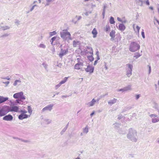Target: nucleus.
<instances>
[{
	"label": "nucleus",
	"mask_w": 159,
	"mask_h": 159,
	"mask_svg": "<svg viewBox=\"0 0 159 159\" xmlns=\"http://www.w3.org/2000/svg\"><path fill=\"white\" fill-rule=\"evenodd\" d=\"M3 83L4 84H6V86H7V85L9 84L10 82L9 81H7L5 82H3Z\"/></svg>",
	"instance_id": "53"
},
{
	"label": "nucleus",
	"mask_w": 159,
	"mask_h": 159,
	"mask_svg": "<svg viewBox=\"0 0 159 159\" xmlns=\"http://www.w3.org/2000/svg\"><path fill=\"white\" fill-rule=\"evenodd\" d=\"M151 118L152 123H155L159 121V117L155 114H152L149 115Z\"/></svg>",
	"instance_id": "6"
},
{
	"label": "nucleus",
	"mask_w": 159,
	"mask_h": 159,
	"mask_svg": "<svg viewBox=\"0 0 159 159\" xmlns=\"http://www.w3.org/2000/svg\"><path fill=\"white\" fill-rule=\"evenodd\" d=\"M20 100H16L15 101V103L18 104H21V103L20 102Z\"/></svg>",
	"instance_id": "61"
},
{
	"label": "nucleus",
	"mask_w": 159,
	"mask_h": 159,
	"mask_svg": "<svg viewBox=\"0 0 159 159\" xmlns=\"http://www.w3.org/2000/svg\"><path fill=\"white\" fill-rule=\"evenodd\" d=\"M141 34H142L143 38L144 39L145 38V35H144V33L143 30H142V31Z\"/></svg>",
	"instance_id": "47"
},
{
	"label": "nucleus",
	"mask_w": 159,
	"mask_h": 159,
	"mask_svg": "<svg viewBox=\"0 0 159 159\" xmlns=\"http://www.w3.org/2000/svg\"><path fill=\"white\" fill-rule=\"evenodd\" d=\"M21 80H15L13 84V85L14 86H16L17 85H20L21 84Z\"/></svg>",
	"instance_id": "15"
},
{
	"label": "nucleus",
	"mask_w": 159,
	"mask_h": 159,
	"mask_svg": "<svg viewBox=\"0 0 159 159\" xmlns=\"http://www.w3.org/2000/svg\"><path fill=\"white\" fill-rule=\"evenodd\" d=\"M7 114V112L5 111V110L3 108L0 109V116H2L5 115Z\"/></svg>",
	"instance_id": "21"
},
{
	"label": "nucleus",
	"mask_w": 159,
	"mask_h": 159,
	"mask_svg": "<svg viewBox=\"0 0 159 159\" xmlns=\"http://www.w3.org/2000/svg\"><path fill=\"white\" fill-rule=\"evenodd\" d=\"M34 6H33L30 9V12H31L33 11V10L34 9Z\"/></svg>",
	"instance_id": "59"
},
{
	"label": "nucleus",
	"mask_w": 159,
	"mask_h": 159,
	"mask_svg": "<svg viewBox=\"0 0 159 159\" xmlns=\"http://www.w3.org/2000/svg\"><path fill=\"white\" fill-rule=\"evenodd\" d=\"M38 47L40 48L44 49L46 48V46L45 44L43 43H41L39 44V45L38 46Z\"/></svg>",
	"instance_id": "25"
},
{
	"label": "nucleus",
	"mask_w": 159,
	"mask_h": 159,
	"mask_svg": "<svg viewBox=\"0 0 159 159\" xmlns=\"http://www.w3.org/2000/svg\"><path fill=\"white\" fill-rule=\"evenodd\" d=\"M61 85L59 83L58 84L55 86V89H57L61 86Z\"/></svg>",
	"instance_id": "45"
},
{
	"label": "nucleus",
	"mask_w": 159,
	"mask_h": 159,
	"mask_svg": "<svg viewBox=\"0 0 159 159\" xmlns=\"http://www.w3.org/2000/svg\"><path fill=\"white\" fill-rule=\"evenodd\" d=\"M3 108L5 110V111L6 112H7V114L8 112L11 111L10 110H11V107L7 106Z\"/></svg>",
	"instance_id": "23"
},
{
	"label": "nucleus",
	"mask_w": 159,
	"mask_h": 159,
	"mask_svg": "<svg viewBox=\"0 0 159 159\" xmlns=\"http://www.w3.org/2000/svg\"><path fill=\"white\" fill-rule=\"evenodd\" d=\"M96 7V6L95 5L93 4H91V7L92 8H93Z\"/></svg>",
	"instance_id": "62"
},
{
	"label": "nucleus",
	"mask_w": 159,
	"mask_h": 159,
	"mask_svg": "<svg viewBox=\"0 0 159 159\" xmlns=\"http://www.w3.org/2000/svg\"><path fill=\"white\" fill-rule=\"evenodd\" d=\"M47 2V3L45 5V6H48L50 5V2H52L53 0H46Z\"/></svg>",
	"instance_id": "35"
},
{
	"label": "nucleus",
	"mask_w": 159,
	"mask_h": 159,
	"mask_svg": "<svg viewBox=\"0 0 159 159\" xmlns=\"http://www.w3.org/2000/svg\"><path fill=\"white\" fill-rule=\"evenodd\" d=\"M61 37L65 40H71V34L70 33L67 31V30H64L62 32L60 33Z\"/></svg>",
	"instance_id": "2"
},
{
	"label": "nucleus",
	"mask_w": 159,
	"mask_h": 159,
	"mask_svg": "<svg viewBox=\"0 0 159 159\" xmlns=\"http://www.w3.org/2000/svg\"><path fill=\"white\" fill-rule=\"evenodd\" d=\"M110 22L111 24H114L115 22L113 17L111 16L110 20Z\"/></svg>",
	"instance_id": "34"
},
{
	"label": "nucleus",
	"mask_w": 159,
	"mask_h": 159,
	"mask_svg": "<svg viewBox=\"0 0 159 159\" xmlns=\"http://www.w3.org/2000/svg\"><path fill=\"white\" fill-rule=\"evenodd\" d=\"M19 112H21V114H24L27 112V111L25 110H21L20 111H19Z\"/></svg>",
	"instance_id": "44"
},
{
	"label": "nucleus",
	"mask_w": 159,
	"mask_h": 159,
	"mask_svg": "<svg viewBox=\"0 0 159 159\" xmlns=\"http://www.w3.org/2000/svg\"><path fill=\"white\" fill-rule=\"evenodd\" d=\"M42 65L45 69H47L48 66V65L47 64H46L45 62H43V63Z\"/></svg>",
	"instance_id": "41"
},
{
	"label": "nucleus",
	"mask_w": 159,
	"mask_h": 159,
	"mask_svg": "<svg viewBox=\"0 0 159 159\" xmlns=\"http://www.w3.org/2000/svg\"><path fill=\"white\" fill-rule=\"evenodd\" d=\"M140 46L139 44L135 42H132L130 45L129 50L131 52H135L140 48Z\"/></svg>",
	"instance_id": "3"
},
{
	"label": "nucleus",
	"mask_w": 159,
	"mask_h": 159,
	"mask_svg": "<svg viewBox=\"0 0 159 159\" xmlns=\"http://www.w3.org/2000/svg\"><path fill=\"white\" fill-rule=\"evenodd\" d=\"M77 61L78 62L79 61L82 60L81 59L80 57V56L78 57L77 58Z\"/></svg>",
	"instance_id": "60"
},
{
	"label": "nucleus",
	"mask_w": 159,
	"mask_h": 159,
	"mask_svg": "<svg viewBox=\"0 0 159 159\" xmlns=\"http://www.w3.org/2000/svg\"><path fill=\"white\" fill-rule=\"evenodd\" d=\"M117 91H118V92L122 91V92H125V89L124 88L123 89H118L117 90Z\"/></svg>",
	"instance_id": "46"
},
{
	"label": "nucleus",
	"mask_w": 159,
	"mask_h": 159,
	"mask_svg": "<svg viewBox=\"0 0 159 159\" xmlns=\"http://www.w3.org/2000/svg\"><path fill=\"white\" fill-rule=\"evenodd\" d=\"M115 31L114 30H112L110 33V36L111 37V40H113L115 36Z\"/></svg>",
	"instance_id": "18"
},
{
	"label": "nucleus",
	"mask_w": 159,
	"mask_h": 159,
	"mask_svg": "<svg viewBox=\"0 0 159 159\" xmlns=\"http://www.w3.org/2000/svg\"><path fill=\"white\" fill-rule=\"evenodd\" d=\"M10 28V27L8 26H1V29L4 30L9 29Z\"/></svg>",
	"instance_id": "30"
},
{
	"label": "nucleus",
	"mask_w": 159,
	"mask_h": 159,
	"mask_svg": "<svg viewBox=\"0 0 159 159\" xmlns=\"http://www.w3.org/2000/svg\"><path fill=\"white\" fill-rule=\"evenodd\" d=\"M11 111H14L15 112H19V108L18 107L16 106H12L11 107Z\"/></svg>",
	"instance_id": "14"
},
{
	"label": "nucleus",
	"mask_w": 159,
	"mask_h": 159,
	"mask_svg": "<svg viewBox=\"0 0 159 159\" xmlns=\"http://www.w3.org/2000/svg\"><path fill=\"white\" fill-rule=\"evenodd\" d=\"M137 2V3L139 5L141 6L143 5V2L142 0H138Z\"/></svg>",
	"instance_id": "36"
},
{
	"label": "nucleus",
	"mask_w": 159,
	"mask_h": 159,
	"mask_svg": "<svg viewBox=\"0 0 159 159\" xmlns=\"http://www.w3.org/2000/svg\"><path fill=\"white\" fill-rule=\"evenodd\" d=\"M1 78L2 79H7L8 80H10V78L9 77V76H7L5 78Z\"/></svg>",
	"instance_id": "56"
},
{
	"label": "nucleus",
	"mask_w": 159,
	"mask_h": 159,
	"mask_svg": "<svg viewBox=\"0 0 159 159\" xmlns=\"http://www.w3.org/2000/svg\"><path fill=\"white\" fill-rule=\"evenodd\" d=\"M148 66L149 67V74H150L151 71V67L149 65H148Z\"/></svg>",
	"instance_id": "51"
},
{
	"label": "nucleus",
	"mask_w": 159,
	"mask_h": 159,
	"mask_svg": "<svg viewBox=\"0 0 159 159\" xmlns=\"http://www.w3.org/2000/svg\"><path fill=\"white\" fill-rule=\"evenodd\" d=\"M28 112L30 114L32 112V108L30 106H28Z\"/></svg>",
	"instance_id": "38"
},
{
	"label": "nucleus",
	"mask_w": 159,
	"mask_h": 159,
	"mask_svg": "<svg viewBox=\"0 0 159 159\" xmlns=\"http://www.w3.org/2000/svg\"><path fill=\"white\" fill-rule=\"evenodd\" d=\"M97 102V101L94 98L91 101L87 103L86 104L89 107L93 106Z\"/></svg>",
	"instance_id": "12"
},
{
	"label": "nucleus",
	"mask_w": 159,
	"mask_h": 159,
	"mask_svg": "<svg viewBox=\"0 0 159 159\" xmlns=\"http://www.w3.org/2000/svg\"><path fill=\"white\" fill-rule=\"evenodd\" d=\"M153 107L157 111L159 115V107L158 104H155Z\"/></svg>",
	"instance_id": "32"
},
{
	"label": "nucleus",
	"mask_w": 159,
	"mask_h": 159,
	"mask_svg": "<svg viewBox=\"0 0 159 159\" xmlns=\"http://www.w3.org/2000/svg\"><path fill=\"white\" fill-rule=\"evenodd\" d=\"M53 106L54 104H51L47 106L42 110V112H44L47 111H51L52 109Z\"/></svg>",
	"instance_id": "7"
},
{
	"label": "nucleus",
	"mask_w": 159,
	"mask_h": 159,
	"mask_svg": "<svg viewBox=\"0 0 159 159\" xmlns=\"http://www.w3.org/2000/svg\"><path fill=\"white\" fill-rule=\"evenodd\" d=\"M93 55L90 54L87 56L88 58L91 61L93 60L94 58L93 57Z\"/></svg>",
	"instance_id": "27"
},
{
	"label": "nucleus",
	"mask_w": 159,
	"mask_h": 159,
	"mask_svg": "<svg viewBox=\"0 0 159 159\" xmlns=\"http://www.w3.org/2000/svg\"><path fill=\"white\" fill-rule=\"evenodd\" d=\"M13 97L14 98L16 99L20 98L21 100H25L26 99V97L24 95V93L22 92L14 94Z\"/></svg>",
	"instance_id": "5"
},
{
	"label": "nucleus",
	"mask_w": 159,
	"mask_h": 159,
	"mask_svg": "<svg viewBox=\"0 0 159 159\" xmlns=\"http://www.w3.org/2000/svg\"><path fill=\"white\" fill-rule=\"evenodd\" d=\"M137 130L134 128H131L128 129V132L127 135V138L133 142H136L137 139Z\"/></svg>",
	"instance_id": "1"
},
{
	"label": "nucleus",
	"mask_w": 159,
	"mask_h": 159,
	"mask_svg": "<svg viewBox=\"0 0 159 159\" xmlns=\"http://www.w3.org/2000/svg\"><path fill=\"white\" fill-rule=\"evenodd\" d=\"M81 66L78 65V64H76L74 66V69L77 70H79Z\"/></svg>",
	"instance_id": "33"
},
{
	"label": "nucleus",
	"mask_w": 159,
	"mask_h": 159,
	"mask_svg": "<svg viewBox=\"0 0 159 159\" xmlns=\"http://www.w3.org/2000/svg\"><path fill=\"white\" fill-rule=\"evenodd\" d=\"M67 79H68L67 77H65L64 78V79L63 80H62V81H61L59 83L61 85L64 84L67 81Z\"/></svg>",
	"instance_id": "29"
},
{
	"label": "nucleus",
	"mask_w": 159,
	"mask_h": 159,
	"mask_svg": "<svg viewBox=\"0 0 159 159\" xmlns=\"http://www.w3.org/2000/svg\"><path fill=\"white\" fill-rule=\"evenodd\" d=\"M136 28L138 31V33H139V30L140 29V27H139L138 26H137Z\"/></svg>",
	"instance_id": "55"
},
{
	"label": "nucleus",
	"mask_w": 159,
	"mask_h": 159,
	"mask_svg": "<svg viewBox=\"0 0 159 159\" xmlns=\"http://www.w3.org/2000/svg\"><path fill=\"white\" fill-rule=\"evenodd\" d=\"M133 68L132 65L129 64H127L126 65V75L128 77H129L132 74Z\"/></svg>",
	"instance_id": "4"
},
{
	"label": "nucleus",
	"mask_w": 159,
	"mask_h": 159,
	"mask_svg": "<svg viewBox=\"0 0 159 159\" xmlns=\"http://www.w3.org/2000/svg\"><path fill=\"white\" fill-rule=\"evenodd\" d=\"M68 124H67L66 126L65 127V128H64L62 130V131L61 132V134H63V133L66 130V129H67V128L68 127Z\"/></svg>",
	"instance_id": "37"
},
{
	"label": "nucleus",
	"mask_w": 159,
	"mask_h": 159,
	"mask_svg": "<svg viewBox=\"0 0 159 159\" xmlns=\"http://www.w3.org/2000/svg\"><path fill=\"white\" fill-rule=\"evenodd\" d=\"M115 125V128L116 129H118L119 127V126L120 125L119 124L116 123L114 124Z\"/></svg>",
	"instance_id": "43"
},
{
	"label": "nucleus",
	"mask_w": 159,
	"mask_h": 159,
	"mask_svg": "<svg viewBox=\"0 0 159 159\" xmlns=\"http://www.w3.org/2000/svg\"><path fill=\"white\" fill-rule=\"evenodd\" d=\"M83 132L85 134H87L89 131V128L87 126L83 129Z\"/></svg>",
	"instance_id": "26"
},
{
	"label": "nucleus",
	"mask_w": 159,
	"mask_h": 159,
	"mask_svg": "<svg viewBox=\"0 0 159 159\" xmlns=\"http://www.w3.org/2000/svg\"><path fill=\"white\" fill-rule=\"evenodd\" d=\"M8 99V97H4L3 96H0V104L4 102Z\"/></svg>",
	"instance_id": "17"
},
{
	"label": "nucleus",
	"mask_w": 159,
	"mask_h": 159,
	"mask_svg": "<svg viewBox=\"0 0 159 159\" xmlns=\"http://www.w3.org/2000/svg\"><path fill=\"white\" fill-rule=\"evenodd\" d=\"M84 52L87 56L90 54L93 55V49L91 47H87V48L84 49Z\"/></svg>",
	"instance_id": "8"
},
{
	"label": "nucleus",
	"mask_w": 159,
	"mask_h": 159,
	"mask_svg": "<svg viewBox=\"0 0 159 159\" xmlns=\"http://www.w3.org/2000/svg\"><path fill=\"white\" fill-rule=\"evenodd\" d=\"M13 119V116L11 115H8L4 116L3 118L4 120L11 121Z\"/></svg>",
	"instance_id": "11"
},
{
	"label": "nucleus",
	"mask_w": 159,
	"mask_h": 159,
	"mask_svg": "<svg viewBox=\"0 0 159 159\" xmlns=\"http://www.w3.org/2000/svg\"><path fill=\"white\" fill-rule=\"evenodd\" d=\"M83 61L81 60L80 61H79L78 62V63H77V64H78V65H80L81 66H83Z\"/></svg>",
	"instance_id": "42"
},
{
	"label": "nucleus",
	"mask_w": 159,
	"mask_h": 159,
	"mask_svg": "<svg viewBox=\"0 0 159 159\" xmlns=\"http://www.w3.org/2000/svg\"><path fill=\"white\" fill-rule=\"evenodd\" d=\"M123 116H122V115L121 114H120L118 116L117 118L119 120H120L121 119H122L123 118Z\"/></svg>",
	"instance_id": "49"
},
{
	"label": "nucleus",
	"mask_w": 159,
	"mask_h": 159,
	"mask_svg": "<svg viewBox=\"0 0 159 159\" xmlns=\"http://www.w3.org/2000/svg\"><path fill=\"white\" fill-rule=\"evenodd\" d=\"M68 52V49L63 50L62 49H61L60 53L59 54V57L61 58H62L63 56L67 54Z\"/></svg>",
	"instance_id": "10"
},
{
	"label": "nucleus",
	"mask_w": 159,
	"mask_h": 159,
	"mask_svg": "<svg viewBox=\"0 0 159 159\" xmlns=\"http://www.w3.org/2000/svg\"><path fill=\"white\" fill-rule=\"evenodd\" d=\"M27 115L23 114H21L18 116V118L20 120H22L24 119L27 118Z\"/></svg>",
	"instance_id": "16"
},
{
	"label": "nucleus",
	"mask_w": 159,
	"mask_h": 159,
	"mask_svg": "<svg viewBox=\"0 0 159 159\" xmlns=\"http://www.w3.org/2000/svg\"><path fill=\"white\" fill-rule=\"evenodd\" d=\"M9 35V34H5L1 36L2 38H4L8 36Z\"/></svg>",
	"instance_id": "48"
},
{
	"label": "nucleus",
	"mask_w": 159,
	"mask_h": 159,
	"mask_svg": "<svg viewBox=\"0 0 159 159\" xmlns=\"http://www.w3.org/2000/svg\"><path fill=\"white\" fill-rule=\"evenodd\" d=\"M117 99L114 98L113 99L110 100L108 101V103L109 105L111 106L113 104L116 103L117 102Z\"/></svg>",
	"instance_id": "13"
},
{
	"label": "nucleus",
	"mask_w": 159,
	"mask_h": 159,
	"mask_svg": "<svg viewBox=\"0 0 159 159\" xmlns=\"http://www.w3.org/2000/svg\"><path fill=\"white\" fill-rule=\"evenodd\" d=\"M15 23L17 25H19V21L18 20H16L15 21Z\"/></svg>",
	"instance_id": "64"
},
{
	"label": "nucleus",
	"mask_w": 159,
	"mask_h": 159,
	"mask_svg": "<svg viewBox=\"0 0 159 159\" xmlns=\"http://www.w3.org/2000/svg\"><path fill=\"white\" fill-rule=\"evenodd\" d=\"M124 89L125 91L129 90H131L132 89L131 88V85H129L126 87H125Z\"/></svg>",
	"instance_id": "24"
},
{
	"label": "nucleus",
	"mask_w": 159,
	"mask_h": 159,
	"mask_svg": "<svg viewBox=\"0 0 159 159\" xmlns=\"http://www.w3.org/2000/svg\"><path fill=\"white\" fill-rule=\"evenodd\" d=\"M140 97V95L139 94L135 96L136 99H138Z\"/></svg>",
	"instance_id": "57"
},
{
	"label": "nucleus",
	"mask_w": 159,
	"mask_h": 159,
	"mask_svg": "<svg viewBox=\"0 0 159 159\" xmlns=\"http://www.w3.org/2000/svg\"><path fill=\"white\" fill-rule=\"evenodd\" d=\"M94 69V67L89 65L87 66V68L85 69V70L86 72H89L90 74H91L93 72Z\"/></svg>",
	"instance_id": "9"
},
{
	"label": "nucleus",
	"mask_w": 159,
	"mask_h": 159,
	"mask_svg": "<svg viewBox=\"0 0 159 159\" xmlns=\"http://www.w3.org/2000/svg\"><path fill=\"white\" fill-rule=\"evenodd\" d=\"M125 27L123 24H120L119 26V29L121 31H123L125 29Z\"/></svg>",
	"instance_id": "20"
},
{
	"label": "nucleus",
	"mask_w": 159,
	"mask_h": 159,
	"mask_svg": "<svg viewBox=\"0 0 159 159\" xmlns=\"http://www.w3.org/2000/svg\"><path fill=\"white\" fill-rule=\"evenodd\" d=\"M57 32L55 31H53L52 32H50L49 33V35L50 36H52L53 35L56 34Z\"/></svg>",
	"instance_id": "40"
},
{
	"label": "nucleus",
	"mask_w": 159,
	"mask_h": 159,
	"mask_svg": "<svg viewBox=\"0 0 159 159\" xmlns=\"http://www.w3.org/2000/svg\"><path fill=\"white\" fill-rule=\"evenodd\" d=\"M80 44V42L78 41H73V46L74 47H79Z\"/></svg>",
	"instance_id": "19"
},
{
	"label": "nucleus",
	"mask_w": 159,
	"mask_h": 159,
	"mask_svg": "<svg viewBox=\"0 0 159 159\" xmlns=\"http://www.w3.org/2000/svg\"><path fill=\"white\" fill-rule=\"evenodd\" d=\"M141 56L139 53H136L134 54V57H135L136 59H137Z\"/></svg>",
	"instance_id": "31"
},
{
	"label": "nucleus",
	"mask_w": 159,
	"mask_h": 159,
	"mask_svg": "<svg viewBox=\"0 0 159 159\" xmlns=\"http://www.w3.org/2000/svg\"><path fill=\"white\" fill-rule=\"evenodd\" d=\"M68 97V96H67V95H64V96H61V98L63 99L65 98H66L67 97Z\"/></svg>",
	"instance_id": "63"
},
{
	"label": "nucleus",
	"mask_w": 159,
	"mask_h": 159,
	"mask_svg": "<svg viewBox=\"0 0 159 159\" xmlns=\"http://www.w3.org/2000/svg\"><path fill=\"white\" fill-rule=\"evenodd\" d=\"M57 38V36L54 37H52L51 39V40H52L54 41H55L56 40V39Z\"/></svg>",
	"instance_id": "58"
},
{
	"label": "nucleus",
	"mask_w": 159,
	"mask_h": 159,
	"mask_svg": "<svg viewBox=\"0 0 159 159\" xmlns=\"http://www.w3.org/2000/svg\"><path fill=\"white\" fill-rule=\"evenodd\" d=\"M91 13V11H86L85 14L86 16H88L89 14H90Z\"/></svg>",
	"instance_id": "52"
},
{
	"label": "nucleus",
	"mask_w": 159,
	"mask_h": 159,
	"mask_svg": "<svg viewBox=\"0 0 159 159\" xmlns=\"http://www.w3.org/2000/svg\"><path fill=\"white\" fill-rule=\"evenodd\" d=\"M110 27L109 25H106L105 27V31L106 32L109 31L110 30Z\"/></svg>",
	"instance_id": "39"
},
{
	"label": "nucleus",
	"mask_w": 159,
	"mask_h": 159,
	"mask_svg": "<svg viewBox=\"0 0 159 159\" xmlns=\"http://www.w3.org/2000/svg\"><path fill=\"white\" fill-rule=\"evenodd\" d=\"M118 132L121 134H124L125 133V131L123 130L122 129H118Z\"/></svg>",
	"instance_id": "28"
},
{
	"label": "nucleus",
	"mask_w": 159,
	"mask_h": 159,
	"mask_svg": "<svg viewBox=\"0 0 159 159\" xmlns=\"http://www.w3.org/2000/svg\"><path fill=\"white\" fill-rule=\"evenodd\" d=\"M45 121L48 124L50 123H51V120H50L48 119L46 120Z\"/></svg>",
	"instance_id": "50"
},
{
	"label": "nucleus",
	"mask_w": 159,
	"mask_h": 159,
	"mask_svg": "<svg viewBox=\"0 0 159 159\" xmlns=\"http://www.w3.org/2000/svg\"><path fill=\"white\" fill-rule=\"evenodd\" d=\"M105 10H104V9H103V11L102 13V15L103 16V18H104L105 16Z\"/></svg>",
	"instance_id": "54"
},
{
	"label": "nucleus",
	"mask_w": 159,
	"mask_h": 159,
	"mask_svg": "<svg viewBox=\"0 0 159 159\" xmlns=\"http://www.w3.org/2000/svg\"><path fill=\"white\" fill-rule=\"evenodd\" d=\"M92 34H93V37L94 38H96L97 37V35L98 33L96 29L94 28L92 30Z\"/></svg>",
	"instance_id": "22"
}]
</instances>
